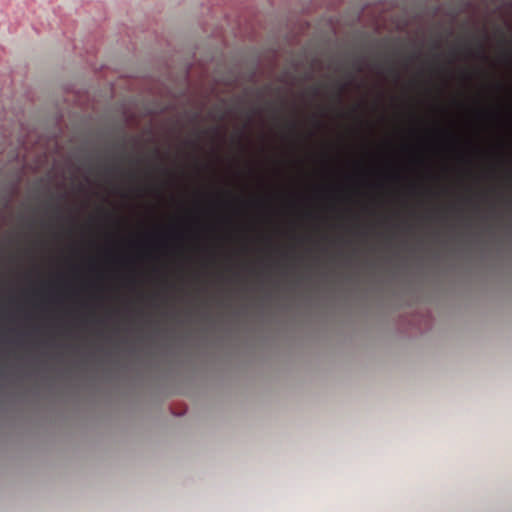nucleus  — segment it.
Segmentation results:
<instances>
[{
  "label": "nucleus",
  "mask_w": 512,
  "mask_h": 512,
  "mask_svg": "<svg viewBox=\"0 0 512 512\" xmlns=\"http://www.w3.org/2000/svg\"><path fill=\"white\" fill-rule=\"evenodd\" d=\"M429 141L436 142L439 149L444 151L455 152L460 149L458 137L446 129L437 130Z\"/></svg>",
  "instance_id": "1"
},
{
  "label": "nucleus",
  "mask_w": 512,
  "mask_h": 512,
  "mask_svg": "<svg viewBox=\"0 0 512 512\" xmlns=\"http://www.w3.org/2000/svg\"><path fill=\"white\" fill-rule=\"evenodd\" d=\"M481 117L486 118V119L497 120L500 117V113L497 110H490V111L484 112L481 115Z\"/></svg>",
  "instance_id": "2"
}]
</instances>
